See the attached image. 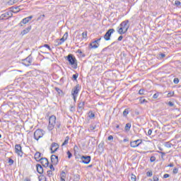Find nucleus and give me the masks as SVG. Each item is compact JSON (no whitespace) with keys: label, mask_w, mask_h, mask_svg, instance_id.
<instances>
[{"label":"nucleus","mask_w":181,"mask_h":181,"mask_svg":"<svg viewBox=\"0 0 181 181\" xmlns=\"http://www.w3.org/2000/svg\"><path fill=\"white\" fill-rule=\"evenodd\" d=\"M96 128L97 126L90 125L89 127V132H93V131H94V129H95Z\"/></svg>","instance_id":"nucleus-33"},{"label":"nucleus","mask_w":181,"mask_h":181,"mask_svg":"<svg viewBox=\"0 0 181 181\" xmlns=\"http://www.w3.org/2000/svg\"><path fill=\"white\" fill-rule=\"evenodd\" d=\"M148 136H151V135H152V129H148Z\"/></svg>","instance_id":"nucleus-63"},{"label":"nucleus","mask_w":181,"mask_h":181,"mask_svg":"<svg viewBox=\"0 0 181 181\" xmlns=\"http://www.w3.org/2000/svg\"><path fill=\"white\" fill-rule=\"evenodd\" d=\"M15 152L19 156H22L23 155V151H22V146H21V144L15 145Z\"/></svg>","instance_id":"nucleus-9"},{"label":"nucleus","mask_w":181,"mask_h":181,"mask_svg":"<svg viewBox=\"0 0 181 181\" xmlns=\"http://www.w3.org/2000/svg\"><path fill=\"white\" fill-rule=\"evenodd\" d=\"M54 90L55 91H57V93H58V94L60 95V94H62L63 93V90H62V89L57 88V87H55L54 88Z\"/></svg>","instance_id":"nucleus-31"},{"label":"nucleus","mask_w":181,"mask_h":181,"mask_svg":"<svg viewBox=\"0 0 181 181\" xmlns=\"http://www.w3.org/2000/svg\"><path fill=\"white\" fill-rule=\"evenodd\" d=\"M12 12H13V13H18V12H19V7L18 6L14 7L13 8Z\"/></svg>","instance_id":"nucleus-37"},{"label":"nucleus","mask_w":181,"mask_h":181,"mask_svg":"<svg viewBox=\"0 0 181 181\" xmlns=\"http://www.w3.org/2000/svg\"><path fill=\"white\" fill-rule=\"evenodd\" d=\"M38 160L44 168L49 166V160L47 158H41Z\"/></svg>","instance_id":"nucleus-11"},{"label":"nucleus","mask_w":181,"mask_h":181,"mask_svg":"<svg viewBox=\"0 0 181 181\" xmlns=\"http://www.w3.org/2000/svg\"><path fill=\"white\" fill-rule=\"evenodd\" d=\"M101 39H103V37H100V38H98L97 40H95L94 42V43H96L98 45H99L100 42H101Z\"/></svg>","instance_id":"nucleus-42"},{"label":"nucleus","mask_w":181,"mask_h":181,"mask_svg":"<svg viewBox=\"0 0 181 181\" xmlns=\"http://www.w3.org/2000/svg\"><path fill=\"white\" fill-rule=\"evenodd\" d=\"M29 19L26 18H23L19 23L18 26L22 27L23 25H26V23H29Z\"/></svg>","instance_id":"nucleus-18"},{"label":"nucleus","mask_w":181,"mask_h":181,"mask_svg":"<svg viewBox=\"0 0 181 181\" xmlns=\"http://www.w3.org/2000/svg\"><path fill=\"white\" fill-rule=\"evenodd\" d=\"M45 14L40 15L38 18L37 21H43L45 19Z\"/></svg>","instance_id":"nucleus-41"},{"label":"nucleus","mask_w":181,"mask_h":181,"mask_svg":"<svg viewBox=\"0 0 181 181\" xmlns=\"http://www.w3.org/2000/svg\"><path fill=\"white\" fill-rule=\"evenodd\" d=\"M51 153H55L59 149V144L57 143H52L51 145Z\"/></svg>","instance_id":"nucleus-13"},{"label":"nucleus","mask_w":181,"mask_h":181,"mask_svg":"<svg viewBox=\"0 0 181 181\" xmlns=\"http://www.w3.org/2000/svg\"><path fill=\"white\" fill-rule=\"evenodd\" d=\"M141 144H142V139H137L136 141H131L130 146L132 148H138Z\"/></svg>","instance_id":"nucleus-10"},{"label":"nucleus","mask_w":181,"mask_h":181,"mask_svg":"<svg viewBox=\"0 0 181 181\" xmlns=\"http://www.w3.org/2000/svg\"><path fill=\"white\" fill-rule=\"evenodd\" d=\"M66 155H68V158L69 159H71V158L73 157V154L71 153V152H70V151H68L66 152Z\"/></svg>","instance_id":"nucleus-40"},{"label":"nucleus","mask_w":181,"mask_h":181,"mask_svg":"<svg viewBox=\"0 0 181 181\" xmlns=\"http://www.w3.org/2000/svg\"><path fill=\"white\" fill-rule=\"evenodd\" d=\"M22 64L26 66V67H29V66L32 65V55H29L27 58L22 59Z\"/></svg>","instance_id":"nucleus-6"},{"label":"nucleus","mask_w":181,"mask_h":181,"mask_svg":"<svg viewBox=\"0 0 181 181\" xmlns=\"http://www.w3.org/2000/svg\"><path fill=\"white\" fill-rule=\"evenodd\" d=\"M119 26L117 28V33L119 35H125L128 32V29H129V20L122 22Z\"/></svg>","instance_id":"nucleus-1"},{"label":"nucleus","mask_w":181,"mask_h":181,"mask_svg":"<svg viewBox=\"0 0 181 181\" xmlns=\"http://www.w3.org/2000/svg\"><path fill=\"white\" fill-rule=\"evenodd\" d=\"M67 37H69V33H65L63 37L59 40H62V42L64 43V42L67 40Z\"/></svg>","instance_id":"nucleus-22"},{"label":"nucleus","mask_w":181,"mask_h":181,"mask_svg":"<svg viewBox=\"0 0 181 181\" xmlns=\"http://www.w3.org/2000/svg\"><path fill=\"white\" fill-rule=\"evenodd\" d=\"M54 127H56V116L52 115L49 118L48 129L49 131H53Z\"/></svg>","instance_id":"nucleus-3"},{"label":"nucleus","mask_w":181,"mask_h":181,"mask_svg":"<svg viewBox=\"0 0 181 181\" xmlns=\"http://www.w3.org/2000/svg\"><path fill=\"white\" fill-rule=\"evenodd\" d=\"M115 32V30L114 28L109 29L103 36V39H105L106 41L111 40V35H112V33Z\"/></svg>","instance_id":"nucleus-5"},{"label":"nucleus","mask_w":181,"mask_h":181,"mask_svg":"<svg viewBox=\"0 0 181 181\" xmlns=\"http://www.w3.org/2000/svg\"><path fill=\"white\" fill-rule=\"evenodd\" d=\"M74 181H80V175L78 174L74 175Z\"/></svg>","instance_id":"nucleus-28"},{"label":"nucleus","mask_w":181,"mask_h":181,"mask_svg":"<svg viewBox=\"0 0 181 181\" xmlns=\"http://www.w3.org/2000/svg\"><path fill=\"white\" fill-rule=\"evenodd\" d=\"M114 140V136L112 135H110L107 137V141H113Z\"/></svg>","instance_id":"nucleus-53"},{"label":"nucleus","mask_w":181,"mask_h":181,"mask_svg":"<svg viewBox=\"0 0 181 181\" xmlns=\"http://www.w3.org/2000/svg\"><path fill=\"white\" fill-rule=\"evenodd\" d=\"M72 95L74 101H76V100H77V95Z\"/></svg>","instance_id":"nucleus-64"},{"label":"nucleus","mask_w":181,"mask_h":181,"mask_svg":"<svg viewBox=\"0 0 181 181\" xmlns=\"http://www.w3.org/2000/svg\"><path fill=\"white\" fill-rule=\"evenodd\" d=\"M84 105H86V102L84 100H79L78 103V112H81L84 110Z\"/></svg>","instance_id":"nucleus-12"},{"label":"nucleus","mask_w":181,"mask_h":181,"mask_svg":"<svg viewBox=\"0 0 181 181\" xmlns=\"http://www.w3.org/2000/svg\"><path fill=\"white\" fill-rule=\"evenodd\" d=\"M170 175L169 174H164L163 175V178L164 179H168V177H169Z\"/></svg>","instance_id":"nucleus-61"},{"label":"nucleus","mask_w":181,"mask_h":181,"mask_svg":"<svg viewBox=\"0 0 181 181\" xmlns=\"http://www.w3.org/2000/svg\"><path fill=\"white\" fill-rule=\"evenodd\" d=\"M82 37H83V39H86L87 38V31L83 32L82 33Z\"/></svg>","instance_id":"nucleus-49"},{"label":"nucleus","mask_w":181,"mask_h":181,"mask_svg":"<svg viewBox=\"0 0 181 181\" xmlns=\"http://www.w3.org/2000/svg\"><path fill=\"white\" fill-rule=\"evenodd\" d=\"M70 111L71 112H76V107L73 105L70 107Z\"/></svg>","instance_id":"nucleus-45"},{"label":"nucleus","mask_w":181,"mask_h":181,"mask_svg":"<svg viewBox=\"0 0 181 181\" xmlns=\"http://www.w3.org/2000/svg\"><path fill=\"white\" fill-rule=\"evenodd\" d=\"M69 139H70V137H69V136H67L65 138L64 141L62 143V146H64L67 145V144H69Z\"/></svg>","instance_id":"nucleus-26"},{"label":"nucleus","mask_w":181,"mask_h":181,"mask_svg":"<svg viewBox=\"0 0 181 181\" xmlns=\"http://www.w3.org/2000/svg\"><path fill=\"white\" fill-rule=\"evenodd\" d=\"M52 175H53V171L50 170L47 171V175L48 177H52Z\"/></svg>","instance_id":"nucleus-36"},{"label":"nucleus","mask_w":181,"mask_h":181,"mask_svg":"<svg viewBox=\"0 0 181 181\" xmlns=\"http://www.w3.org/2000/svg\"><path fill=\"white\" fill-rule=\"evenodd\" d=\"M175 92H170L168 93V97H173Z\"/></svg>","instance_id":"nucleus-55"},{"label":"nucleus","mask_w":181,"mask_h":181,"mask_svg":"<svg viewBox=\"0 0 181 181\" xmlns=\"http://www.w3.org/2000/svg\"><path fill=\"white\" fill-rule=\"evenodd\" d=\"M65 59L69 62L71 66H74V69H77V59H76V57H74V55L69 54L65 57Z\"/></svg>","instance_id":"nucleus-2"},{"label":"nucleus","mask_w":181,"mask_h":181,"mask_svg":"<svg viewBox=\"0 0 181 181\" xmlns=\"http://www.w3.org/2000/svg\"><path fill=\"white\" fill-rule=\"evenodd\" d=\"M72 78H74V80L77 81V78H78V74H74L72 76Z\"/></svg>","instance_id":"nucleus-46"},{"label":"nucleus","mask_w":181,"mask_h":181,"mask_svg":"<svg viewBox=\"0 0 181 181\" xmlns=\"http://www.w3.org/2000/svg\"><path fill=\"white\" fill-rule=\"evenodd\" d=\"M14 163L13 160L12 158L8 159V163L9 165H12Z\"/></svg>","instance_id":"nucleus-57"},{"label":"nucleus","mask_w":181,"mask_h":181,"mask_svg":"<svg viewBox=\"0 0 181 181\" xmlns=\"http://www.w3.org/2000/svg\"><path fill=\"white\" fill-rule=\"evenodd\" d=\"M174 84H179V78H175L173 80Z\"/></svg>","instance_id":"nucleus-48"},{"label":"nucleus","mask_w":181,"mask_h":181,"mask_svg":"<svg viewBox=\"0 0 181 181\" xmlns=\"http://www.w3.org/2000/svg\"><path fill=\"white\" fill-rule=\"evenodd\" d=\"M34 156H35V159L36 160H37V159H40V158L42 156V153H40V152L37 151V152L35 153Z\"/></svg>","instance_id":"nucleus-24"},{"label":"nucleus","mask_w":181,"mask_h":181,"mask_svg":"<svg viewBox=\"0 0 181 181\" xmlns=\"http://www.w3.org/2000/svg\"><path fill=\"white\" fill-rule=\"evenodd\" d=\"M51 162L52 163V165H57V163H59V156H56V155H52L51 156Z\"/></svg>","instance_id":"nucleus-14"},{"label":"nucleus","mask_w":181,"mask_h":181,"mask_svg":"<svg viewBox=\"0 0 181 181\" xmlns=\"http://www.w3.org/2000/svg\"><path fill=\"white\" fill-rule=\"evenodd\" d=\"M45 132L43 131V129H38L34 132V139L38 141V139H40V138H43Z\"/></svg>","instance_id":"nucleus-4"},{"label":"nucleus","mask_w":181,"mask_h":181,"mask_svg":"<svg viewBox=\"0 0 181 181\" xmlns=\"http://www.w3.org/2000/svg\"><path fill=\"white\" fill-rule=\"evenodd\" d=\"M81 90V86L80 84L76 85L72 89L71 94L72 95H78L79 91Z\"/></svg>","instance_id":"nucleus-8"},{"label":"nucleus","mask_w":181,"mask_h":181,"mask_svg":"<svg viewBox=\"0 0 181 181\" xmlns=\"http://www.w3.org/2000/svg\"><path fill=\"white\" fill-rule=\"evenodd\" d=\"M158 97H159V93H156L153 95V98H154V100H156Z\"/></svg>","instance_id":"nucleus-50"},{"label":"nucleus","mask_w":181,"mask_h":181,"mask_svg":"<svg viewBox=\"0 0 181 181\" xmlns=\"http://www.w3.org/2000/svg\"><path fill=\"white\" fill-rule=\"evenodd\" d=\"M81 163H84L85 165H88L90 162H91V156H82L81 157Z\"/></svg>","instance_id":"nucleus-7"},{"label":"nucleus","mask_w":181,"mask_h":181,"mask_svg":"<svg viewBox=\"0 0 181 181\" xmlns=\"http://www.w3.org/2000/svg\"><path fill=\"white\" fill-rule=\"evenodd\" d=\"M62 45H63V42L62 40H60V39H57L55 40V46H60Z\"/></svg>","instance_id":"nucleus-27"},{"label":"nucleus","mask_w":181,"mask_h":181,"mask_svg":"<svg viewBox=\"0 0 181 181\" xmlns=\"http://www.w3.org/2000/svg\"><path fill=\"white\" fill-rule=\"evenodd\" d=\"M177 172H179V169L177 168H174L173 170V173H174V175H176L177 173Z\"/></svg>","instance_id":"nucleus-56"},{"label":"nucleus","mask_w":181,"mask_h":181,"mask_svg":"<svg viewBox=\"0 0 181 181\" xmlns=\"http://www.w3.org/2000/svg\"><path fill=\"white\" fill-rule=\"evenodd\" d=\"M36 168H37V172L40 174V175H43L45 170L43 169V167L42 166V165L40 164H37L36 165Z\"/></svg>","instance_id":"nucleus-15"},{"label":"nucleus","mask_w":181,"mask_h":181,"mask_svg":"<svg viewBox=\"0 0 181 181\" xmlns=\"http://www.w3.org/2000/svg\"><path fill=\"white\" fill-rule=\"evenodd\" d=\"M122 39H124V36L120 35V36L118 37L117 40H118L119 42H121V40H122Z\"/></svg>","instance_id":"nucleus-60"},{"label":"nucleus","mask_w":181,"mask_h":181,"mask_svg":"<svg viewBox=\"0 0 181 181\" xmlns=\"http://www.w3.org/2000/svg\"><path fill=\"white\" fill-rule=\"evenodd\" d=\"M115 43H117V42H113L110 45H109L108 47L104 48V49L102 50V53H103V52H108V53H110L111 49H112V46H113V45H115Z\"/></svg>","instance_id":"nucleus-17"},{"label":"nucleus","mask_w":181,"mask_h":181,"mask_svg":"<svg viewBox=\"0 0 181 181\" xmlns=\"http://www.w3.org/2000/svg\"><path fill=\"white\" fill-rule=\"evenodd\" d=\"M164 57H166V54L163 53L159 54L158 56V59H159V60H162V59H164Z\"/></svg>","instance_id":"nucleus-29"},{"label":"nucleus","mask_w":181,"mask_h":181,"mask_svg":"<svg viewBox=\"0 0 181 181\" xmlns=\"http://www.w3.org/2000/svg\"><path fill=\"white\" fill-rule=\"evenodd\" d=\"M3 18H12L13 16V13H12V11H7L3 14H1Z\"/></svg>","instance_id":"nucleus-19"},{"label":"nucleus","mask_w":181,"mask_h":181,"mask_svg":"<svg viewBox=\"0 0 181 181\" xmlns=\"http://www.w3.org/2000/svg\"><path fill=\"white\" fill-rule=\"evenodd\" d=\"M32 30V25H29L25 29H24L23 31H21V35L23 36H25V35H28Z\"/></svg>","instance_id":"nucleus-16"},{"label":"nucleus","mask_w":181,"mask_h":181,"mask_svg":"<svg viewBox=\"0 0 181 181\" xmlns=\"http://www.w3.org/2000/svg\"><path fill=\"white\" fill-rule=\"evenodd\" d=\"M89 46H90V49H97V48H98V46H100V44H97V43L94 42V41H93L90 43Z\"/></svg>","instance_id":"nucleus-20"},{"label":"nucleus","mask_w":181,"mask_h":181,"mask_svg":"<svg viewBox=\"0 0 181 181\" xmlns=\"http://www.w3.org/2000/svg\"><path fill=\"white\" fill-rule=\"evenodd\" d=\"M153 181H159V177H158V175H153Z\"/></svg>","instance_id":"nucleus-47"},{"label":"nucleus","mask_w":181,"mask_h":181,"mask_svg":"<svg viewBox=\"0 0 181 181\" xmlns=\"http://www.w3.org/2000/svg\"><path fill=\"white\" fill-rule=\"evenodd\" d=\"M27 18L30 22V21H32V19H33V16H30L27 17Z\"/></svg>","instance_id":"nucleus-62"},{"label":"nucleus","mask_w":181,"mask_h":181,"mask_svg":"<svg viewBox=\"0 0 181 181\" xmlns=\"http://www.w3.org/2000/svg\"><path fill=\"white\" fill-rule=\"evenodd\" d=\"M131 180L132 181H136V177L135 176V175H132L131 177Z\"/></svg>","instance_id":"nucleus-54"},{"label":"nucleus","mask_w":181,"mask_h":181,"mask_svg":"<svg viewBox=\"0 0 181 181\" xmlns=\"http://www.w3.org/2000/svg\"><path fill=\"white\" fill-rule=\"evenodd\" d=\"M153 175V173L152 172V170L148 171L146 173L147 177H152Z\"/></svg>","instance_id":"nucleus-34"},{"label":"nucleus","mask_w":181,"mask_h":181,"mask_svg":"<svg viewBox=\"0 0 181 181\" xmlns=\"http://www.w3.org/2000/svg\"><path fill=\"white\" fill-rule=\"evenodd\" d=\"M168 105L170 106V107H173L174 105H175V103H173V102H168Z\"/></svg>","instance_id":"nucleus-59"},{"label":"nucleus","mask_w":181,"mask_h":181,"mask_svg":"<svg viewBox=\"0 0 181 181\" xmlns=\"http://www.w3.org/2000/svg\"><path fill=\"white\" fill-rule=\"evenodd\" d=\"M49 169H51L50 170L54 172V167L53 166V164H51V165H49Z\"/></svg>","instance_id":"nucleus-58"},{"label":"nucleus","mask_w":181,"mask_h":181,"mask_svg":"<svg viewBox=\"0 0 181 181\" xmlns=\"http://www.w3.org/2000/svg\"><path fill=\"white\" fill-rule=\"evenodd\" d=\"M129 114V109H125L123 112V117H127Z\"/></svg>","instance_id":"nucleus-30"},{"label":"nucleus","mask_w":181,"mask_h":181,"mask_svg":"<svg viewBox=\"0 0 181 181\" xmlns=\"http://www.w3.org/2000/svg\"><path fill=\"white\" fill-rule=\"evenodd\" d=\"M175 6H181V2L180 1H175Z\"/></svg>","instance_id":"nucleus-44"},{"label":"nucleus","mask_w":181,"mask_h":181,"mask_svg":"<svg viewBox=\"0 0 181 181\" xmlns=\"http://www.w3.org/2000/svg\"><path fill=\"white\" fill-rule=\"evenodd\" d=\"M41 47H46V49H48V50H49V52H52V49L51 47H50V45H47V44L44 45L42 46Z\"/></svg>","instance_id":"nucleus-32"},{"label":"nucleus","mask_w":181,"mask_h":181,"mask_svg":"<svg viewBox=\"0 0 181 181\" xmlns=\"http://www.w3.org/2000/svg\"><path fill=\"white\" fill-rule=\"evenodd\" d=\"M66 173L64 171H62V173H60L61 181H66Z\"/></svg>","instance_id":"nucleus-21"},{"label":"nucleus","mask_w":181,"mask_h":181,"mask_svg":"<svg viewBox=\"0 0 181 181\" xmlns=\"http://www.w3.org/2000/svg\"><path fill=\"white\" fill-rule=\"evenodd\" d=\"M55 126H56L57 129H60V127H62V123H60V122L57 121L55 123Z\"/></svg>","instance_id":"nucleus-35"},{"label":"nucleus","mask_w":181,"mask_h":181,"mask_svg":"<svg viewBox=\"0 0 181 181\" xmlns=\"http://www.w3.org/2000/svg\"><path fill=\"white\" fill-rule=\"evenodd\" d=\"M95 117V115L93 113V112H89V117L90 118H94Z\"/></svg>","instance_id":"nucleus-51"},{"label":"nucleus","mask_w":181,"mask_h":181,"mask_svg":"<svg viewBox=\"0 0 181 181\" xmlns=\"http://www.w3.org/2000/svg\"><path fill=\"white\" fill-rule=\"evenodd\" d=\"M39 181H47L46 176L45 175H41L38 177Z\"/></svg>","instance_id":"nucleus-25"},{"label":"nucleus","mask_w":181,"mask_h":181,"mask_svg":"<svg viewBox=\"0 0 181 181\" xmlns=\"http://www.w3.org/2000/svg\"><path fill=\"white\" fill-rule=\"evenodd\" d=\"M145 90L144 89H140L139 91V94L140 95H144L145 93Z\"/></svg>","instance_id":"nucleus-43"},{"label":"nucleus","mask_w":181,"mask_h":181,"mask_svg":"<svg viewBox=\"0 0 181 181\" xmlns=\"http://www.w3.org/2000/svg\"><path fill=\"white\" fill-rule=\"evenodd\" d=\"M139 101L141 104H144V103H148V101H146V99H144L143 97L140 98Z\"/></svg>","instance_id":"nucleus-39"},{"label":"nucleus","mask_w":181,"mask_h":181,"mask_svg":"<svg viewBox=\"0 0 181 181\" xmlns=\"http://www.w3.org/2000/svg\"><path fill=\"white\" fill-rule=\"evenodd\" d=\"M131 127H132L131 123H127L124 127V130L127 132H129V130L131 129Z\"/></svg>","instance_id":"nucleus-23"},{"label":"nucleus","mask_w":181,"mask_h":181,"mask_svg":"<svg viewBox=\"0 0 181 181\" xmlns=\"http://www.w3.org/2000/svg\"><path fill=\"white\" fill-rule=\"evenodd\" d=\"M165 146L166 148H172V146H173V144H172V143H170V142H166L165 144Z\"/></svg>","instance_id":"nucleus-38"},{"label":"nucleus","mask_w":181,"mask_h":181,"mask_svg":"<svg viewBox=\"0 0 181 181\" xmlns=\"http://www.w3.org/2000/svg\"><path fill=\"white\" fill-rule=\"evenodd\" d=\"M155 160H156V157L155 156H151L150 158V162H155Z\"/></svg>","instance_id":"nucleus-52"}]
</instances>
